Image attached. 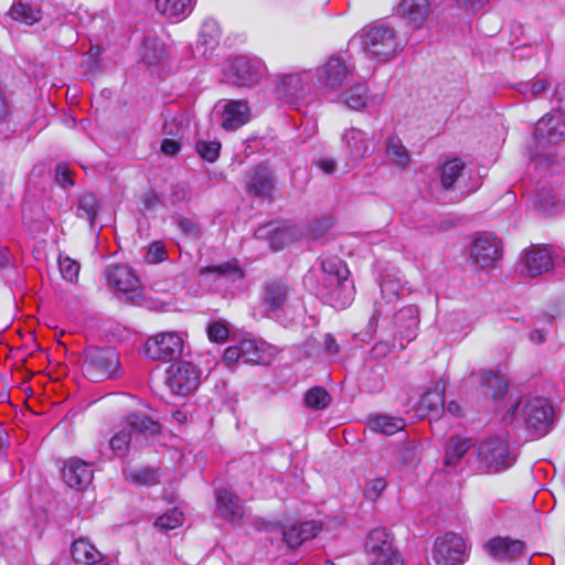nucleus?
I'll use <instances>...</instances> for the list:
<instances>
[{
    "label": "nucleus",
    "instance_id": "f257e3e1",
    "mask_svg": "<svg viewBox=\"0 0 565 565\" xmlns=\"http://www.w3.org/2000/svg\"><path fill=\"white\" fill-rule=\"evenodd\" d=\"M316 294L331 307L343 310L351 305L355 288L347 264L332 256L321 260V275Z\"/></svg>",
    "mask_w": 565,
    "mask_h": 565
},
{
    "label": "nucleus",
    "instance_id": "f03ea898",
    "mask_svg": "<svg viewBox=\"0 0 565 565\" xmlns=\"http://www.w3.org/2000/svg\"><path fill=\"white\" fill-rule=\"evenodd\" d=\"M553 417L554 409L546 398L520 396L511 403L505 420L524 427L533 437H542L550 431Z\"/></svg>",
    "mask_w": 565,
    "mask_h": 565
},
{
    "label": "nucleus",
    "instance_id": "7ed1b4c3",
    "mask_svg": "<svg viewBox=\"0 0 565 565\" xmlns=\"http://www.w3.org/2000/svg\"><path fill=\"white\" fill-rule=\"evenodd\" d=\"M565 139V113L554 110L543 116L533 132V145L530 147L531 160L537 164L552 162L548 146L557 145Z\"/></svg>",
    "mask_w": 565,
    "mask_h": 565
},
{
    "label": "nucleus",
    "instance_id": "20e7f679",
    "mask_svg": "<svg viewBox=\"0 0 565 565\" xmlns=\"http://www.w3.org/2000/svg\"><path fill=\"white\" fill-rule=\"evenodd\" d=\"M161 433V424L145 413H130L124 420V426L114 434L108 445L114 456L124 458L128 455L130 445L139 435L152 437Z\"/></svg>",
    "mask_w": 565,
    "mask_h": 565
},
{
    "label": "nucleus",
    "instance_id": "39448f33",
    "mask_svg": "<svg viewBox=\"0 0 565 565\" xmlns=\"http://www.w3.org/2000/svg\"><path fill=\"white\" fill-rule=\"evenodd\" d=\"M473 454L475 460L469 459L471 469L482 473L500 472L515 462L509 443L500 437L480 441Z\"/></svg>",
    "mask_w": 565,
    "mask_h": 565
},
{
    "label": "nucleus",
    "instance_id": "423d86ee",
    "mask_svg": "<svg viewBox=\"0 0 565 565\" xmlns=\"http://www.w3.org/2000/svg\"><path fill=\"white\" fill-rule=\"evenodd\" d=\"M362 47L365 54L381 62L392 60L405 46V41L397 38L393 28L376 23L361 31Z\"/></svg>",
    "mask_w": 565,
    "mask_h": 565
},
{
    "label": "nucleus",
    "instance_id": "0eeeda50",
    "mask_svg": "<svg viewBox=\"0 0 565 565\" xmlns=\"http://www.w3.org/2000/svg\"><path fill=\"white\" fill-rule=\"evenodd\" d=\"M354 66L340 53L331 55L320 67L316 70L321 94L329 99L339 92L353 77Z\"/></svg>",
    "mask_w": 565,
    "mask_h": 565
},
{
    "label": "nucleus",
    "instance_id": "6e6552de",
    "mask_svg": "<svg viewBox=\"0 0 565 565\" xmlns=\"http://www.w3.org/2000/svg\"><path fill=\"white\" fill-rule=\"evenodd\" d=\"M119 365V354L113 348L89 347L84 351L82 371L92 382L115 377Z\"/></svg>",
    "mask_w": 565,
    "mask_h": 565
},
{
    "label": "nucleus",
    "instance_id": "1a4fd4ad",
    "mask_svg": "<svg viewBox=\"0 0 565 565\" xmlns=\"http://www.w3.org/2000/svg\"><path fill=\"white\" fill-rule=\"evenodd\" d=\"M200 275L207 277L213 287L224 294L235 296L246 289L245 274L236 262L202 267Z\"/></svg>",
    "mask_w": 565,
    "mask_h": 565
},
{
    "label": "nucleus",
    "instance_id": "9d476101",
    "mask_svg": "<svg viewBox=\"0 0 565 565\" xmlns=\"http://www.w3.org/2000/svg\"><path fill=\"white\" fill-rule=\"evenodd\" d=\"M104 277L107 286L118 297H125L130 302L141 299V281L131 267L122 264L109 265Z\"/></svg>",
    "mask_w": 565,
    "mask_h": 565
},
{
    "label": "nucleus",
    "instance_id": "9b49d317",
    "mask_svg": "<svg viewBox=\"0 0 565 565\" xmlns=\"http://www.w3.org/2000/svg\"><path fill=\"white\" fill-rule=\"evenodd\" d=\"M201 374L198 365L179 361L167 369L164 383L173 395L188 396L198 390Z\"/></svg>",
    "mask_w": 565,
    "mask_h": 565
},
{
    "label": "nucleus",
    "instance_id": "f8f14e48",
    "mask_svg": "<svg viewBox=\"0 0 565 565\" xmlns=\"http://www.w3.org/2000/svg\"><path fill=\"white\" fill-rule=\"evenodd\" d=\"M393 541L391 533L383 527L374 529L369 533L365 548L371 565H403Z\"/></svg>",
    "mask_w": 565,
    "mask_h": 565
},
{
    "label": "nucleus",
    "instance_id": "ddd939ff",
    "mask_svg": "<svg viewBox=\"0 0 565 565\" xmlns=\"http://www.w3.org/2000/svg\"><path fill=\"white\" fill-rule=\"evenodd\" d=\"M184 348L183 333L160 332L147 339L145 354L153 361L169 362L178 359Z\"/></svg>",
    "mask_w": 565,
    "mask_h": 565
},
{
    "label": "nucleus",
    "instance_id": "4468645a",
    "mask_svg": "<svg viewBox=\"0 0 565 565\" xmlns=\"http://www.w3.org/2000/svg\"><path fill=\"white\" fill-rule=\"evenodd\" d=\"M245 190L249 196L259 200H273L276 192V175L266 163L260 162L245 173Z\"/></svg>",
    "mask_w": 565,
    "mask_h": 565
},
{
    "label": "nucleus",
    "instance_id": "2eb2a0df",
    "mask_svg": "<svg viewBox=\"0 0 565 565\" xmlns=\"http://www.w3.org/2000/svg\"><path fill=\"white\" fill-rule=\"evenodd\" d=\"M265 72L266 66L259 57L241 55L232 61L226 77L237 86H248L259 82Z\"/></svg>",
    "mask_w": 565,
    "mask_h": 565
},
{
    "label": "nucleus",
    "instance_id": "dca6fc26",
    "mask_svg": "<svg viewBox=\"0 0 565 565\" xmlns=\"http://www.w3.org/2000/svg\"><path fill=\"white\" fill-rule=\"evenodd\" d=\"M466 552V542L460 535L446 533L436 540L433 558L437 565H462Z\"/></svg>",
    "mask_w": 565,
    "mask_h": 565
},
{
    "label": "nucleus",
    "instance_id": "f3484780",
    "mask_svg": "<svg viewBox=\"0 0 565 565\" xmlns=\"http://www.w3.org/2000/svg\"><path fill=\"white\" fill-rule=\"evenodd\" d=\"M313 78L310 71L282 74L276 87V93L286 103L303 99L310 92V82Z\"/></svg>",
    "mask_w": 565,
    "mask_h": 565
},
{
    "label": "nucleus",
    "instance_id": "a211bd4d",
    "mask_svg": "<svg viewBox=\"0 0 565 565\" xmlns=\"http://www.w3.org/2000/svg\"><path fill=\"white\" fill-rule=\"evenodd\" d=\"M502 255V244L492 234H480L470 246V257L480 268L494 266Z\"/></svg>",
    "mask_w": 565,
    "mask_h": 565
},
{
    "label": "nucleus",
    "instance_id": "6ab92c4d",
    "mask_svg": "<svg viewBox=\"0 0 565 565\" xmlns=\"http://www.w3.org/2000/svg\"><path fill=\"white\" fill-rule=\"evenodd\" d=\"M484 551L497 562L508 563L526 556V544L509 536H495L484 543Z\"/></svg>",
    "mask_w": 565,
    "mask_h": 565
},
{
    "label": "nucleus",
    "instance_id": "aec40b11",
    "mask_svg": "<svg viewBox=\"0 0 565 565\" xmlns=\"http://www.w3.org/2000/svg\"><path fill=\"white\" fill-rule=\"evenodd\" d=\"M332 103H340L352 110H362L370 106H377L381 98L370 96L365 84L358 83L344 90L342 88L329 98Z\"/></svg>",
    "mask_w": 565,
    "mask_h": 565
},
{
    "label": "nucleus",
    "instance_id": "412c9836",
    "mask_svg": "<svg viewBox=\"0 0 565 565\" xmlns=\"http://www.w3.org/2000/svg\"><path fill=\"white\" fill-rule=\"evenodd\" d=\"M394 337L401 341L411 342L417 337L419 311L416 306H405L394 315ZM401 348L404 349L403 342Z\"/></svg>",
    "mask_w": 565,
    "mask_h": 565
},
{
    "label": "nucleus",
    "instance_id": "4be33fe9",
    "mask_svg": "<svg viewBox=\"0 0 565 565\" xmlns=\"http://www.w3.org/2000/svg\"><path fill=\"white\" fill-rule=\"evenodd\" d=\"M243 363L245 364H269L278 350L276 347L257 339H244L241 341Z\"/></svg>",
    "mask_w": 565,
    "mask_h": 565
},
{
    "label": "nucleus",
    "instance_id": "5701e85b",
    "mask_svg": "<svg viewBox=\"0 0 565 565\" xmlns=\"http://www.w3.org/2000/svg\"><path fill=\"white\" fill-rule=\"evenodd\" d=\"M398 14L412 30L420 29L430 12L429 0H403L397 9Z\"/></svg>",
    "mask_w": 565,
    "mask_h": 565
},
{
    "label": "nucleus",
    "instance_id": "b1692460",
    "mask_svg": "<svg viewBox=\"0 0 565 565\" xmlns=\"http://www.w3.org/2000/svg\"><path fill=\"white\" fill-rule=\"evenodd\" d=\"M215 500L218 514L232 522L237 523L244 516V507L241 504L236 494L226 488H217L215 490Z\"/></svg>",
    "mask_w": 565,
    "mask_h": 565
},
{
    "label": "nucleus",
    "instance_id": "393cba45",
    "mask_svg": "<svg viewBox=\"0 0 565 565\" xmlns=\"http://www.w3.org/2000/svg\"><path fill=\"white\" fill-rule=\"evenodd\" d=\"M526 274L531 277L550 271L554 265L552 249L548 246H535L530 249L523 259Z\"/></svg>",
    "mask_w": 565,
    "mask_h": 565
},
{
    "label": "nucleus",
    "instance_id": "a878e982",
    "mask_svg": "<svg viewBox=\"0 0 565 565\" xmlns=\"http://www.w3.org/2000/svg\"><path fill=\"white\" fill-rule=\"evenodd\" d=\"M63 479L73 489L81 490L87 487L93 479V470L89 463L73 458L63 468Z\"/></svg>",
    "mask_w": 565,
    "mask_h": 565
},
{
    "label": "nucleus",
    "instance_id": "bb28decb",
    "mask_svg": "<svg viewBox=\"0 0 565 565\" xmlns=\"http://www.w3.org/2000/svg\"><path fill=\"white\" fill-rule=\"evenodd\" d=\"M289 287L282 279H274L263 287L262 302L267 311L277 313L287 302Z\"/></svg>",
    "mask_w": 565,
    "mask_h": 565
},
{
    "label": "nucleus",
    "instance_id": "cd10ccee",
    "mask_svg": "<svg viewBox=\"0 0 565 565\" xmlns=\"http://www.w3.org/2000/svg\"><path fill=\"white\" fill-rule=\"evenodd\" d=\"M248 106L243 100H225L221 113V126L227 131H234L247 122Z\"/></svg>",
    "mask_w": 565,
    "mask_h": 565
},
{
    "label": "nucleus",
    "instance_id": "c85d7f7f",
    "mask_svg": "<svg viewBox=\"0 0 565 565\" xmlns=\"http://www.w3.org/2000/svg\"><path fill=\"white\" fill-rule=\"evenodd\" d=\"M321 531V525L316 521H306L291 525L282 532L284 541L290 548L300 546L303 542L315 539Z\"/></svg>",
    "mask_w": 565,
    "mask_h": 565
},
{
    "label": "nucleus",
    "instance_id": "c756f323",
    "mask_svg": "<svg viewBox=\"0 0 565 565\" xmlns=\"http://www.w3.org/2000/svg\"><path fill=\"white\" fill-rule=\"evenodd\" d=\"M342 140L347 143L348 154L356 160L371 153L370 141L366 134L358 128H350L342 135Z\"/></svg>",
    "mask_w": 565,
    "mask_h": 565
},
{
    "label": "nucleus",
    "instance_id": "7c9ffc66",
    "mask_svg": "<svg viewBox=\"0 0 565 565\" xmlns=\"http://www.w3.org/2000/svg\"><path fill=\"white\" fill-rule=\"evenodd\" d=\"M480 383L484 388L486 397L491 398L495 403H500L508 392L507 380L492 371L482 372Z\"/></svg>",
    "mask_w": 565,
    "mask_h": 565
},
{
    "label": "nucleus",
    "instance_id": "2f4dec72",
    "mask_svg": "<svg viewBox=\"0 0 565 565\" xmlns=\"http://www.w3.org/2000/svg\"><path fill=\"white\" fill-rule=\"evenodd\" d=\"M471 446V439L458 436L450 437L445 445L444 465L450 468H457Z\"/></svg>",
    "mask_w": 565,
    "mask_h": 565
},
{
    "label": "nucleus",
    "instance_id": "473e14b6",
    "mask_svg": "<svg viewBox=\"0 0 565 565\" xmlns=\"http://www.w3.org/2000/svg\"><path fill=\"white\" fill-rule=\"evenodd\" d=\"M9 15L18 22L33 25L42 19V11L38 6L28 1L17 0L12 3Z\"/></svg>",
    "mask_w": 565,
    "mask_h": 565
},
{
    "label": "nucleus",
    "instance_id": "72a5a7b5",
    "mask_svg": "<svg viewBox=\"0 0 565 565\" xmlns=\"http://www.w3.org/2000/svg\"><path fill=\"white\" fill-rule=\"evenodd\" d=\"M71 553L77 564H96L102 558L99 551L85 539L76 540L72 544Z\"/></svg>",
    "mask_w": 565,
    "mask_h": 565
},
{
    "label": "nucleus",
    "instance_id": "f704fd0d",
    "mask_svg": "<svg viewBox=\"0 0 565 565\" xmlns=\"http://www.w3.org/2000/svg\"><path fill=\"white\" fill-rule=\"evenodd\" d=\"M100 210V203L93 193H85L79 196L76 204V216L89 223V226L95 225L96 216Z\"/></svg>",
    "mask_w": 565,
    "mask_h": 565
},
{
    "label": "nucleus",
    "instance_id": "c9c22d12",
    "mask_svg": "<svg viewBox=\"0 0 565 565\" xmlns=\"http://www.w3.org/2000/svg\"><path fill=\"white\" fill-rule=\"evenodd\" d=\"M125 476L136 486H154L160 482V469L148 466L126 470Z\"/></svg>",
    "mask_w": 565,
    "mask_h": 565
},
{
    "label": "nucleus",
    "instance_id": "e433bc0d",
    "mask_svg": "<svg viewBox=\"0 0 565 565\" xmlns=\"http://www.w3.org/2000/svg\"><path fill=\"white\" fill-rule=\"evenodd\" d=\"M371 430L384 435H393L405 427V420L401 417L376 415L369 420Z\"/></svg>",
    "mask_w": 565,
    "mask_h": 565
},
{
    "label": "nucleus",
    "instance_id": "4c0bfd02",
    "mask_svg": "<svg viewBox=\"0 0 565 565\" xmlns=\"http://www.w3.org/2000/svg\"><path fill=\"white\" fill-rule=\"evenodd\" d=\"M157 10L168 18H184L192 10V0H154Z\"/></svg>",
    "mask_w": 565,
    "mask_h": 565
},
{
    "label": "nucleus",
    "instance_id": "58836bf2",
    "mask_svg": "<svg viewBox=\"0 0 565 565\" xmlns=\"http://www.w3.org/2000/svg\"><path fill=\"white\" fill-rule=\"evenodd\" d=\"M386 153L399 169H405L409 163V154L402 140L397 136H390L386 139Z\"/></svg>",
    "mask_w": 565,
    "mask_h": 565
},
{
    "label": "nucleus",
    "instance_id": "ea45409f",
    "mask_svg": "<svg viewBox=\"0 0 565 565\" xmlns=\"http://www.w3.org/2000/svg\"><path fill=\"white\" fill-rule=\"evenodd\" d=\"M465 170V163L459 159H452L440 168L439 178L444 190L452 189L458 178Z\"/></svg>",
    "mask_w": 565,
    "mask_h": 565
},
{
    "label": "nucleus",
    "instance_id": "a19ab883",
    "mask_svg": "<svg viewBox=\"0 0 565 565\" xmlns=\"http://www.w3.org/2000/svg\"><path fill=\"white\" fill-rule=\"evenodd\" d=\"M12 106L6 90L0 85V139H6L13 132Z\"/></svg>",
    "mask_w": 565,
    "mask_h": 565
},
{
    "label": "nucleus",
    "instance_id": "79ce46f5",
    "mask_svg": "<svg viewBox=\"0 0 565 565\" xmlns=\"http://www.w3.org/2000/svg\"><path fill=\"white\" fill-rule=\"evenodd\" d=\"M166 56L164 45L157 39H146L142 47V60L151 65L159 64Z\"/></svg>",
    "mask_w": 565,
    "mask_h": 565
},
{
    "label": "nucleus",
    "instance_id": "37998d69",
    "mask_svg": "<svg viewBox=\"0 0 565 565\" xmlns=\"http://www.w3.org/2000/svg\"><path fill=\"white\" fill-rule=\"evenodd\" d=\"M331 397L321 386L310 388L305 395V404L308 408L320 411L329 406Z\"/></svg>",
    "mask_w": 565,
    "mask_h": 565
},
{
    "label": "nucleus",
    "instance_id": "c03bdc74",
    "mask_svg": "<svg viewBox=\"0 0 565 565\" xmlns=\"http://www.w3.org/2000/svg\"><path fill=\"white\" fill-rule=\"evenodd\" d=\"M316 345L321 349V352L330 356L337 355L340 351V345L331 333L323 334L322 340H318L317 338L307 340V352L313 353V347Z\"/></svg>",
    "mask_w": 565,
    "mask_h": 565
},
{
    "label": "nucleus",
    "instance_id": "a18cd8bd",
    "mask_svg": "<svg viewBox=\"0 0 565 565\" xmlns=\"http://www.w3.org/2000/svg\"><path fill=\"white\" fill-rule=\"evenodd\" d=\"M195 151L203 160L214 162L220 157L221 142L217 140L198 139Z\"/></svg>",
    "mask_w": 565,
    "mask_h": 565
},
{
    "label": "nucleus",
    "instance_id": "49530a36",
    "mask_svg": "<svg viewBox=\"0 0 565 565\" xmlns=\"http://www.w3.org/2000/svg\"><path fill=\"white\" fill-rule=\"evenodd\" d=\"M220 28L214 20L203 22L200 31L199 41L202 45L213 47L218 43Z\"/></svg>",
    "mask_w": 565,
    "mask_h": 565
},
{
    "label": "nucleus",
    "instance_id": "de8ad7c7",
    "mask_svg": "<svg viewBox=\"0 0 565 565\" xmlns=\"http://www.w3.org/2000/svg\"><path fill=\"white\" fill-rule=\"evenodd\" d=\"M419 448L415 441H407L403 444L397 452V460L404 466H412L418 461Z\"/></svg>",
    "mask_w": 565,
    "mask_h": 565
},
{
    "label": "nucleus",
    "instance_id": "09e8293b",
    "mask_svg": "<svg viewBox=\"0 0 565 565\" xmlns=\"http://www.w3.org/2000/svg\"><path fill=\"white\" fill-rule=\"evenodd\" d=\"M183 513L178 509L173 508L167 511L164 514L159 516L154 525L162 530H173L182 524Z\"/></svg>",
    "mask_w": 565,
    "mask_h": 565
},
{
    "label": "nucleus",
    "instance_id": "8fccbe9b",
    "mask_svg": "<svg viewBox=\"0 0 565 565\" xmlns=\"http://www.w3.org/2000/svg\"><path fill=\"white\" fill-rule=\"evenodd\" d=\"M207 338L211 342L223 343L227 340L230 331L221 321H214L206 328Z\"/></svg>",
    "mask_w": 565,
    "mask_h": 565
},
{
    "label": "nucleus",
    "instance_id": "3c124183",
    "mask_svg": "<svg viewBox=\"0 0 565 565\" xmlns=\"http://www.w3.org/2000/svg\"><path fill=\"white\" fill-rule=\"evenodd\" d=\"M548 82L544 78H535L521 84V93L527 97H536L547 89Z\"/></svg>",
    "mask_w": 565,
    "mask_h": 565
},
{
    "label": "nucleus",
    "instance_id": "603ef678",
    "mask_svg": "<svg viewBox=\"0 0 565 565\" xmlns=\"http://www.w3.org/2000/svg\"><path fill=\"white\" fill-rule=\"evenodd\" d=\"M382 298L387 302H393L399 298L401 286L392 279H384L380 284Z\"/></svg>",
    "mask_w": 565,
    "mask_h": 565
},
{
    "label": "nucleus",
    "instance_id": "864d4df0",
    "mask_svg": "<svg viewBox=\"0 0 565 565\" xmlns=\"http://www.w3.org/2000/svg\"><path fill=\"white\" fill-rule=\"evenodd\" d=\"M58 267L63 278L68 281H73L79 271V264L67 256L60 257Z\"/></svg>",
    "mask_w": 565,
    "mask_h": 565
},
{
    "label": "nucleus",
    "instance_id": "5fc2aeb1",
    "mask_svg": "<svg viewBox=\"0 0 565 565\" xmlns=\"http://www.w3.org/2000/svg\"><path fill=\"white\" fill-rule=\"evenodd\" d=\"M419 404L428 411H438L439 407H445L444 395L438 391L427 392L420 396Z\"/></svg>",
    "mask_w": 565,
    "mask_h": 565
},
{
    "label": "nucleus",
    "instance_id": "6e6d98bb",
    "mask_svg": "<svg viewBox=\"0 0 565 565\" xmlns=\"http://www.w3.org/2000/svg\"><path fill=\"white\" fill-rule=\"evenodd\" d=\"M387 483L384 478H375L367 482L364 495L366 499L375 501L380 498L382 492L385 490Z\"/></svg>",
    "mask_w": 565,
    "mask_h": 565
},
{
    "label": "nucleus",
    "instance_id": "4d7b16f0",
    "mask_svg": "<svg viewBox=\"0 0 565 565\" xmlns=\"http://www.w3.org/2000/svg\"><path fill=\"white\" fill-rule=\"evenodd\" d=\"M266 234L268 235V241L271 249H282L287 238V232L285 230L275 228L273 231H267Z\"/></svg>",
    "mask_w": 565,
    "mask_h": 565
},
{
    "label": "nucleus",
    "instance_id": "13d9d810",
    "mask_svg": "<svg viewBox=\"0 0 565 565\" xmlns=\"http://www.w3.org/2000/svg\"><path fill=\"white\" fill-rule=\"evenodd\" d=\"M55 179L58 185L66 189L74 184L73 179L71 177V171L68 167L64 163H58L55 168Z\"/></svg>",
    "mask_w": 565,
    "mask_h": 565
},
{
    "label": "nucleus",
    "instance_id": "bf43d9fd",
    "mask_svg": "<svg viewBox=\"0 0 565 565\" xmlns=\"http://www.w3.org/2000/svg\"><path fill=\"white\" fill-rule=\"evenodd\" d=\"M487 1L488 0H454V4L467 13L475 14L486 4Z\"/></svg>",
    "mask_w": 565,
    "mask_h": 565
},
{
    "label": "nucleus",
    "instance_id": "052dcab7",
    "mask_svg": "<svg viewBox=\"0 0 565 565\" xmlns=\"http://www.w3.org/2000/svg\"><path fill=\"white\" fill-rule=\"evenodd\" d=\"M167 252L160 243H153L150 245L147 254H146V260L148 263L154 264L162 262L166 258Z\"/></svg>",
    "mask_w": 565,
    "mask_h": 565
},
{
    "label": "nucleus",
    "instance_id": "680f3d73",
    "mask_svg": "<svg viewBox=\"0 0 565 565\" xmlns=\"http://www.w3.org/2000/svg\"><path fill=\"white\" fill-rule=\"evenodd\" d=\"M224 362L230 366L233 363H243V352L241 351V342L237 345L228 347L223 355Z\"/></svg>",
    "mask_w": 565,
    "mask_h": 565
},
{
    "label": "nucleus",
    "instance_id": "e2e57ef3",
    "mask_svg": "<svg viewBox=\"0 0 565 565\" xmlns=\"http://www.w3.org/2000/svg\"><path fill=\"white\" fill-rule=\"evenodd\" d=\"M333 224L331 217H323L321 220L316 221L310 226V234L315 237H319L323 235Z\"/></svg>",
    "mask_w": 565,
    "mask_h": 565
},
{
    "label": "nucleus",
    "instance_id": "0e129e2a",
    "mask_svg": "<svg viewBox=\"0 0 565 565\" xmlns=\"http://www.w3.org/2000/svg\"><path fill=\"white\" fill-rule=\"evenodd\" d=\"M393 348V344L388 341H379L371 349L370 356L373 359H382L388 355Z\"/></svg>",
    "mask_w": 565,
    "mask_h": 565
},
{
    "label": "nucleus",
    "instance_id": "69168bd1",
    "mask_svg": "<svg viewBox=\"0 0 565 565\" xmlns=\"http://www.w3.org/2000/svg\"><path fill=\"white\" fill-rule=\"evenodd\" d=\"M181 122L182 119H179L178 117L167 120L162 127L163 135L173 137L179 136L183 130Z\"/></svg>",
    "mask_w": 565,
    "mask_h": 565
},
{
    "label": "nucleus",
    "instance_id": "338daca9",
    "mask_svg": "<svg viewBox=\"0 0 565 565\" xmlns=\"http://www.w3.org/2000/svg\"><path fill=\"white\" fill-rule=\"evenodd\" d=\"M534 205L544 215H552L556 209L555 202L548 198H537V200L534 202Z\"/></svg>",
    "mask_w": 565,
    "mask_h": 565
},
{
    "label": "nucleus",
    "instance_id": "774afa93",
    "mask_svg": "<svg viewBox=\"0 0 565 565\" xmlns=\"http://www.w3.org/2000/svg\"><path fill=\"white\" fill-rule=\"evenodd\" d=\"M180 142L174 139L166 138L161 142V151L168 156H174L180 151Z\"/></svg>",
    "mask_w": 565,
    "mask_h": 565
}]
</instances>
